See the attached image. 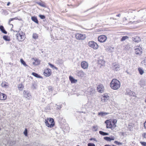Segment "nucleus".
Wrapping results in <instances>:
<instances>
[{
	"mask_svg": "<svg viewBox=\"0 0 146 146\" xmlns=\"http://www.w3.org/2000/svg\"><path fill=\"white\" fill-rule=\"evenodd\" d=\"M111 88L114 90L118 89L120 86V83L115 79H113L110 84Z\"/></svg>",
	"mask_w": 146,
	"mask_h": 146,
	"instance_id": "nucleus-1",
	"label": "nucleus"
},
{
	"mask_svg": "<svg viewBox=\"0 0 146 146\" xmlns=\"http://www.w3.org/2000/svg\"><path fill=\"white\" fill-rule=\"evenodd\" d=\"M17 39L19 41H23L25 38V34L22 31H18L16 35Z\"/></svg>",
	"mask_w": 146,
	"mask_h": 146,
	"instance_id": "nucleus-2",
	"label": "nucleus"
},
{
	"mask_svg": "<svg viewBox=\"0 0 146 146\" xmlns=\"http://www.w3.org/2000/svg\"><path fill=\"white\" fill-rule=\"evenodd\" d=\"M88 45L94 50L97 49L98 48V45L95 42L92 41H89L88 43Z\"/></svg>",
	"mask_w": 146,
	"mask_h": 146,
	"instance_id": "nucleus-3",
	"label": "nucleus"
},
{
	"mask_svg": "<svg viewBox=\"0 0 146 146\" xmlns=\"http://www.w3.org/2000/svg\"><path fill=\"white\" fill-rule=\"evenodd\" d=\"M75 36L77 39L79 40H84L86 38L85 35L79 33L76 34Z\"/></svg>",
	"mask_w": 146,
	"mask_h": 146,
	"instance_id": "nucleus-4",
	"label": "nucleus"
},
{
	"mask_svg": "<svg viewBox=\"0 0 146 146\" xmlns=\"http://www.w3.org/2000/svg\"><path fill=\"white\" fill-rule=\"evenodd\" d=\"M107 39V37L105 35H102L98 38V40L101 42H103L106 41Z\"/></svg>",
	"mask_w": 146,
	"mask_h": 146,
	"instance_id": "nucleus-5",
	"label": "nucleus"
},
{
	"mask_svg": "<svg viewBox=\"0 0 146 146\" xmlns=\"http://www.w3.org/2000/svg\"><path fill=\"white\" fill-rule=\"evenodd\" d=\"M97 89L99 92L102 93L104 92V88L103 85L100 84L98 86Z\"/></svg>",
	"mask_w": 146,
	"mask_h": 146,
	"instance_id": "nucleus-6",
	"label": "nucleus"
},
{
	"mask_svg": "<svg viewBox=\"0 0 146 146\" xmlns=\"http://www.w3.org/2000/svg\"><path fill=\"white\" fill-rule=\"evenodd\" d=\"M105 122L106 124V127L107 128H110L112 129L113 126L111 121L109 120H106Z\"/></svg>",
	"mask_w": 146,
	"mask_h": 146,
	"instance_id": "nucleus-7",
	"label": "nucleus"
},
{
	"mask_svg": "<svg viewBox=\"0 0 146 146\" xmlns=\"http://www.w3.org/2000/svg\"><path fill=\"white\" fill-rule=\"evenodd\" d=\"M51 74V70L49 68H47L44 70V75L46 76H50Z\"/></svg>",
	"mask_w": 146,
	"mask_h": 146,
	"instance_id": "nucleus-8",
	"label": "nucleus"
},
{
	"mask_svg": "<svg viewBox=\"0 0 146 146\" xmlns=\"http://www.w3.org/2000/svg\"><path fill=\"white\" fill-rule=\"evenodd\" d=\"M81 66L84 69H87L88 67V64L87 62L84 61L81 62Z\"/></svg>",
	"mask_w": 146,
	"mask_h": 146,
	"instance_id": "nucleus-9",
	"label": "nucleus"
},
{
	"mask_svg": "<svg viewBox=\"0 0 146 146\" xmlns=\"http://www.w3.org/2000/svg\"><path fill=\"white\" fill-rule=\"evenodd\" d=\"M23 94L24 96L28 99H29L31 96V94L28 92L24 91Z\"/></svg>",
	"mask_w": 146,
	"mask_h": 146,
	"instance_id": "nucleus-10",
	"label": "nucleus"
},
{
	"mask_svg": "<svg viewBox=\"0 0 146 146\" xmlns=\"http://www.w3.org/2000/svg\"><path fill=\"white\" fill-rule=\"evenodd\" d=\"M49 122L50 124V127H53L54 125V119L51 118H49Z\"/></svg>",
	"mask_w": 146,
	"mask_h": 146,
	"instance_id": "nucleus-11",
	"label": "nucleus"
},
{
	"mask_svg": "<svg viewBox=\"0 0 146 146\" xmlns=\"http://www.w3.org/2000/svg\"><path fill=\"white\" fill-rule=\"evenodd\" d=\"M135 53L137 54L140 55L142 52V49L141 48H136L135 49Z\"/></svg>",
	"mask_w": 146,
	"mask_h": 146,
	"instance_id": "nucleus-12",
	"label": "nucleus"
},
{
	"mask_svg": "<svg viewBox=\"0 0 146 146\" xmlns=\"http://www.w3.org/2000/svg\"><path fill=\"white\" fill-rule=\"evenodd\" d=\"M7 98V96L4 94L0 92V100H5Z\"/></svg>",
	"mask_w": 146,
	"mask_h": 146,
	"instance_id": "nucleus-13",
	"label": "nucleus"
},
{
	"mask_svg": "<svg viewBox=\"0 0 146 146\" xmlns=\"http://www.w3.org/2000/svg\"><path fill=\"white\" fill-rule=\"evenodd\" d=\"M120 68L119 65L118 64H115L113 66V70L115 71H118Z\"/></svg>",
	"mask_w": 146,
	"mask_h": 146,
	"instance_id": "nucleus-14",
	"label": "nucleus"
},
{
	"mask_svg": "<svg viewBox=\"0 0 146 146\" xmlns=\"http://www.w3.org/2000/svg\"><path fill=\"white\" fill-rule=\"evenodd\" d=\"M33 60H34L35 61V62H33V64L35 65H38L40 63V61L39 60H38L33 58Z\"/></svg>",
	"mask_w": 146,
	"mask_h": 146,
	"instance_id": "nucleus-15",
	"label": "nucleus"
},
{
	"mask_svg": "<svg viewBox=\"0 0 146 146\" xmlns=\"http://www.w3.org/2000/svg\"><path fill=\"white\" fill-rule=\"evenodd\" d=\"M104 139L107 141H111V140H114L115 137H104Z\"/></svg>",
	"mask_w": 146,
	"mask_h": 146,
	"instance_id": "nucleus-16",
	"label": "nucleus"
},
{
	"mask_svg": "<svg viewBox=\"0 0 146 146\" xmlns=\"http://www.w3.org/2000/svg\"><path fill=\"white\" fill-rule=\"evenodd\" d=\"M31 19L32 21H33L36 24H38V21L36 17L35 16H32L31 17Z\"/></svg>",
	"mask_w": 146,
	"mask_h": 146,
	"instance_id": "nucleus-17",
	"label": "nucleus"
},
{
	"mask_svg": "<svg viewBox=\"0 0 146 146\" xmlns=\"http://www.w3.org/2000/svg\"><path fill=\"white\" fill-rule=\"evenodd\" d=\"M0 30L3 33L7 34V32L5 31L4 27L2 25L0 26Z\"/></svg>",
	"mask_w": 146,
	"mask_h": 146,
	"instance_id": "nucleus-18",
	"label": "nucleus"
},
{
	"mask_svg": "<svg viewBox=\"0 0 146 146\" xmlns=\"http://www.w3.org/2000/svg\"><path fill=\"white\" fill-rule=\"evenodd\" d=\"M69 79L72 83H74L77 82V80L74 79L73 77L71 76H69Z\"/></svg>",
	"mask_w": 146,
	"mask_h": 146,
	"instance_id": "nucleus-19",
	"label": "nucleus"
},
{
	"mask_svg": "<svg viewBox=\"0 0 146 146\" xmlns=\"http://www.w3.org/2000/svg\"><path fill=\"white\" fill-rule=\"evenodd\" d=\"M133 40L135 42H138L141 41V39L139 37L137 36L133 39Z\"/></svg>",
	"mask_w": 146,
	"mask_h": 146,
	"instance_id": "nucleus-20",
	"label": "nucleus"
},
{
	"mask_svg": "<svg viewBox=\"0 0 146 146\" xmlns=\"http://www.w3.org/2000/svg\"><path fill=\"white\" fill-rule=\"evenodd\" d=\"M32 74L36 78H42V77L39 75H38L35 72H33L32 73Z\"/></svg>",
	"mask_w": 146,
	"mask_h": 146,
	"instance_id": "nucleus-21",
	"label": "nucleus"
},
{
	"mask_svg": "<svg viewBox=\"0 0 146 146\" xmlns=\"http://www.w3.org/2000/svg\"><path fill=\"white\" fill-rule=\"evenodd\" d=\"M108 99V97H102L101 98V100L103 102H107Z\"/></svg>",
	"mask_w": 146,
	"mask_h": 146,
	"instance_id": "nucleus-22",
	"label": "nucleus"
},
{
	"mask_svg": "<svg viewBox=\"0 0 146 146\" xmlns=\"http://www.w3.org/2000/svg\"><path fill=\"white\" fill-rule=\"evenodd\" d=\"M109 114V113L105 112H99L98 115H100L101 116H103L105 115H107Z\"/></svg>",
	"mask_w": 146,
	"mask_h": 146,
	"instance_id": "nucleus-23",
	"label": "nucleus"
},
{
	"mask_svg": "<svg viewBox=\"0 0 146 146\" xmlns=\"http://www.w3.org/2000/svg\"><path fill=\"white\" fill-rule=\"evenodd\" d=\"M3 39L6 41H9L10 40V38L7 36L4 35L3 36Z\"/></svg>",
	"mask_w": 146,
	"mask_h": 146,
	"instance_id": "nucleus-24",
	"label": "nucleus"
},
{
	"mask_svg": "<svg viewBox=\"0 0 146 146\" xmlns=\"http://www.w3.org/2000/svg\"><path fill=\"white\" fill-rule=\"evenodd\" d=\"M95 91L94 89L93 88H91V90L89 91V93L90 95H93L95 93Z\"/></svg>",
	"mask_w": 146,
	"mask_h": 146,
	"instance_id": "nucleus-25",
	"label": "nucleus"
},
{
	"mask_svg": "<svg viewBox=\"0 0 146 146\" xmlns=\"http://www.w3.org/2000/svg\"><path fill=\"white\" fill-rule=\"evenodd\" d=\"M99 133L100 134L104 136L108 135L109 134L108 133L104 132L102 131H100Z\"/></svg>",
	"mask_w": 146,
	"mask_h": 146,
	"instance_id": "nucleus-26",
	"label": "nucleus"
},
{
	"mask_svg": "<svg viewBox=\"0 0 146 146\" xmlns=\"http://www.w3.org/2000/svg\"><path fill=\"white\" fill-rule=\"evenodd\" d=\"M45 123L46 126L48 127H50V124L47 120L46 119H45Z\"/></svg>",
	"mask_w": 146,
	"mask_h": 146,
	"instance_id": "nucleus-27",
	"label": "nucleus"
},
{
	"mask_svg": "<svg viewBox=\"0 0 146 146\" xmlns=\"http://www.w3.org/2000/svg\"><path fill=\"white\" fill-rule=\"evenodd\" d=\"M138 71L139 73V74L141 75H142L144 73V71L143 70V69L141 68H139L138 69Z\"/></svg>",
	"mask_w": 146,
	"mask_h": 146,
	"instance_id": "nucleus-28",
	"label": "nucleus"
},
{
	"mask_svg": "<svg viewBox=\"0 0 146 146\" xmlns=\"http://www.w3.org/2000/svg\"><path fill=\"white\" fill-rule=\"evenodd\" d=\"M20 61L21 64H22L24 66H27L25 62L22 59H20Z\"/></svg>",
	"mask_w": 146,
	"mask_h": 146,
	"instance_id": "nucleus-29",
	"label": "nucleus"
},
{
	"mask_svg": "<svg viewBox=\"0 0 146 146\" xmlns=\"http://www.w3.org/2000/svg\"><path fill=\"white\" fill-rule=\"evenodd\" d=\"M128 38V37L127 36H124L122 37V38L121 39V41L125 40L126 39H127Z\"/></svg>",
	"mask_w": 146,
	"mask_h": 146,
	"instance_id": "nucleus-30",
	"label": "nucleus"
},
{
	"mask_svg": "<svg viewBox=\"0 0 146 146\" xmlns=\"http://www.w3.org/2000/svg\"><path fill=\"white\" fill-rule=\"evenodd\" d=\"M38 37V35L36 33H33V37L34 39L37 38Z\"/></svg>",
	"mask_w": 146,
	"mask_h": 146,
	"instance_id": "nucleus-31",
	"label": "nucleus"
},
{
	"mask_svg": "<svg viewBox=\"0 0 146 146\" xmlns=\"http://www.w3.org/2000/svg\"><path fill=\"white\" fill-rule=\"evenodd\" d=\"M48 64L52 68H53V69H55L56 70L57 69V68L56 67H55L53 64L49 63H48Z\"/></svg>",
	"mask_w": 146,
	"mask_h": 146,
	"instance_id": "nucleus-32",
	"label": "nucleus"
},
{
	"mask_svg": "<svg viewBox=\"0 0 146 146\" xmlns=\"http://www.w3.org/2000/svg\"><path fill=\"white\" fill-rule=\"evenodd\" d=\"M23 133L25 136H27L28 135L27 130V129L25 128L24 132Z\"/></svg>",
	"mask_w": 146,
	"mask_h": 146,
	"instance_id": "nucleus-33",
	"label": "nucleus"
},
{
	"mask_svg": "<svg viewBox=\"0 0 146 146\" xmlns=\"http://www.w3.org/2000/svg\"><path fill=\"white\" fill-rule=\"evenodd\" d=\"M132 93L131 91L129 90L128 91H127L125 93V94L129 95H131V94Z\"/></svg>",
	"mask_w": 146,
	"mask_h": 146,
	"instance_id": "nucleus-34",
	"label": "nucleus"
},
{
	"mask_svg": "<svg viewBox=\"0 0 146 146\" xmlns=\"http://www.w3.org/2000/svg\"><path fill=\"white\" fill-rule=\"evenodd\" d=\"M48 88L49 92H52L53 90V89L51 86H48Z\"/></svg>",
	"mask_w": 146,
	"mask_h": 146,
	"instance_id": "nucleus-35",
	"label": "nucleus"
},
{
	"mask_svg": "<svg viewBox=\"0 0 146 146\" xmlns=\"http://www.w3.org/2000/svg\"><path fill=\"white\" fill-rule=\"evenodd\" d=\"M32 88L34 89H35L36 88V83L35 82L32 83Z\"/></svg>",
	"mask_w": 146,
	"mask_h": 146,
	"instance_id": "nucleus-36",
	"label": "nucleus"
},
{
	"mask_svg": "<svg viewBox=\"0 0 146 146\" xmlns=\"http://www.w3.org/2000/svg\"><path fill=\"white\" fill-rule=\"evenodd\" d=\"M39 17L42 19H44L45 18V17L44 15H39Z\"/></svg>",
	"mask_w": 146,
	"mask_h": 146,
	"instance_id": "nucleus-37",
	"label": "nucleus"
},
{
	"mask_svg": "<svg viewBox=\"0 0 146 146\" xmlns=\"http://www.w3.org/2000/svg\"><path fill=\"white\" fill-rule=\"evenodd\" d=\"M114 143L116 144L117 145H122V143H121L117 141H114Z\"/></svg>",
	"mask_w": 146,
	"mask_h": 146,
	"instance_id": "nucleus-38",
	"label": "nucleus"
},
{
	"mask_svg": "<svg viewBox=\"0 0 146 146\" xmlns=\"http://www.w3.org/2000/svg\"><path fill=\"white\" fill-rule=\"evenodd\" d=\"M88 146H95V145L93 143H88Z\"/></svg>",
	"mask_w": 146,
	"mask_h": 146,
	"instance_id": "nucleus-39",
	"label": "nucleus"
},
{
	"mask_svg": "<svg viewBox=\"0 0 146 146\" xmlns=\"http://www.w3.org/2000/svg\"><path fill=\"white\" fill-rule=\"evenodd\" d=\"M140 143L143 146H146V142H141Z\"/></svg>",
	"mask_w": 146,
	"mask_h": 146,
	"instance_id": "nucleus-40",
	"label": "nucleus"
},
{
	"mask_svg": "<svg viewBox=\"0 0 146 146\" xmlns=\"http://www.w3.org/2000/svg\"><path fill=\"white\" fill-rule=\"evenodd\" d=\"M117 122V120L115 119H113L112 121V123L114 124H116Z\"/></svg>",
	"mask_w": 146,
	"mask_h": 146,
	"instance_id": "nucleus-41",
	"label": "nucleus"
},
{
	"mask_svg": "<svg viewBox=\"0 0 146 146\" xmlns=\"http://www.w3.org/2000/svg\"><path fill=\"white\" fill-rule=\"evenodd\" d=\"M93 129H94V131H96L97 130L98 128H97V126H93Z\"/></svg>",
	"mask_w": 146,
	"mask_h": 146,
	"instance_id": "nucleus-42",
	"label": "nucleus"
},
{
	"mask_svg": "<svg viewBox=\"0 0 146 146\" xmlns=\"http://www.w3.org/2000/svg\"><path fill=\"white\" fill-rule=\"evenodd\" d=\"M113 50V48H112V47H110V48H109V49L108 50V51L110 52H112Z\"/></svg>",
	"mask_w": 146,
	"mask_h": 146,
	"instance_id": "nucleus-43",
	"label": "nucleus"
},
{
	"mask_svg": "<svg viewBox=\"0 0 146 146\" xmlns=\"http://www.w3.org/2000/svg\"><path fill=\"white\" fill-rule=\"evenodd\" d=\"M38 4H39V5H40V6L42 7H44L45 6V5L44 4H43L41 3H38Z\"/></svg>",
	"mask_w": 146,
	"mask_h": 146,
	"instance_id": "nucleus-44",
	"label": "nucleus"
},
{
	"mask_svg": "<svg viewBox=\"0 0 146 146\" xmlns=\"http://www.w3.org/2000/svg\"><path fill=\"white\" fill-rule=\"evenodd\" d=\"M1 85L3 87H5L6 86H7V85L5 83H2L1 84Z\"/></svg>",
	"mask_w": 146,
	"mask_h": 146,
	"instance_id": "nucleus-45",
	"label": "nucleus"
},
{
	"mask_svg": "<svg viewBox=\"0 0 146 146\" xmlns=\"http://www.w3.org/2000/svg\"><path fill=\"white\" fill-rule=\"evenodd\" d=\"M17 19V17H15L14 18L10 19V21H13L14 19Z\"/></svg>",
	"mask_w": 146,
	"mask_h": 146,
	"instance_id": "nucleus-46",
	"label": "nucleus"
},
{
	"mask_svg": "<svg viewBox=\"0 0 146 146\" xmlns=\"http://www.w3.org/2000/svg\"><path fill=\"white\" fill-rule=\"evenodd\" d=\"M143 135L144 138H146V133H144Z\"/></svg>",
	"mask_w": 146,
	"mask_h": 146,
	"instance_id": "nucleus-47",
	"label": "nucleus"
},
{
	"mask_svg": "<svg viewBox=\"0 0 146 146\" xmlns=\"http://www.w3.org/2000/svg\"><path fill=\"white\" fill-rule=\"evenodd\" d=\"M90 140H91H91H94V141H96V139L94 138H91L90 139Z\"/></svg>",
	"mask_w": 146,
	"mask_h": 146,
	"instance_id": "nucleus-48",
	"label": "nucleus"
},
{
	"mask_svg": "<svg viewBox=\"0 0 146 146\" xmlns=\"http://www.w3.org/2000/svg\"><path fill=\"white\" fill-rule=\"evenodd\" d=\"M11 21H10V19H9V21L8 22V24L9 25H12L13 26V25L12 24H10V22Z\"/></svg>",
	"mask_w": 146,
	"mask_h": 146,
	"instance_id": "nucleus-49",
	"label": "nucleus"
},
{
	"mask_svg": "<svg viewBox=\"0 0 146 146\" xmlns=\"http://www.w3.org/2000/svg\"><path fill=\"white\" fill-rule=\"evenodd\" d=\"M57 106H58V107H57V108L58 109H60L62 108L61 105H60L58 106V105H57Z\"/></svg>",
	"mask_w": 146,
	"mask_h": 146,
	"instance_id": "nucleus-50",
	"label": "nucleus"
},
{
	"mask_svg": "<svg viewBox=\"0 0 146 146\" xmlns=\"http://www.w3.org/2000/svg\"><path fill=\"white\" fill-rule=\"evenodd\" d=\"M112 125L113 126V129H114L116 127V125H115V124H114Z\"/></svg>",
	"mask_w": 146,
	"mask_h": 146,
	"instance_id": "nucleus-51",
	"label": "nucleus"
},
{
	"mask_svg": "<svg viewBox=\"0 0 146 146\" xmlns=\"http://www.w3.org/2000/svg\"><path fill=\"white\" fill-rule=\"evenodd\" d=\"M143 62L144 63H145L146 64V57L144 58Z\"/></svg>",
	"mask_w": 146,
	"mask_h": 146,
	"instance_id": "nucleus-52",
	"label": "nucleus"
},
{
	"mask_svg": "<svg viewBox=\"0 0 146 146\" xmlns=\"http://www.w3.org/2000/svg\"><path fill=\"white\" fill-rule=\"evenodd\" d=\"M144 127L146 129V120L145 122L144 123Z\"/></svg>",
	"mask_w": 146,
	"mask_h": 146,
	"instance_id": "nucleus-53",
	"label": "nucleus"
},
{
	"mask_svg": "<svg viewBox=\"0 0 146 146\" xmlns=\"http://www.w3.org/2000/svg\"><path fill=\"white\" fill-rule=\"evenodd\" d=\"M22 85H19L18 86V88H22Z\"/></svg>",
	"mask_w": 146,
	"mask_h": 146,
	"instance_id": "nucleus-54",
	"label": "nucleus"
},
{
	"mask_svg": "<svg viewBox=\"0 0 146 146\" xmlns=\"http://www.w3.org/2000/svg\"><path fill=\"white\" fill-rule=\"evenodd\" d=\"M103 97H108V98H109V97L106 94L104 95Z\"/></svg>",
	"mask_w": 146,
	"mask_h": 146,
	"instance_id": "nucleus-55",
	"label": "nucleus"
},
{
	"mask_svg": "<svg viewBox=\"0 0 146 146\" xmlns=\"http://www.w3.org/2000/svg\"><path fill=\"white\" fill-rule=\"evenodd\" d=\"M10 3H10V2H8L7 4V6H9L10 5Z\"/></svg>",
	"mask_w": 146,
	"mask_h": 146,
	"instance_id": "nucleus-56",
	"label": "nucleus"
},
{
	"mask_svg": "<svg viewBox=\"0 0 146 146\" xmlns=\"http://www.w3.org/2000/svg\"><path fill=\"white\" fill-rule=\"evenodd\" d=\"M120 14L116 15L117 17H120Z\"/></svg>",
	"mask_w": 146,
	"mask_h": 146,
	"instance_id": "nucleus-57",
	"label": "nucleus"
},
{
	"mask_svg": "<svg viewBox=\"0 0 146 146\" xmlns=\"http://www.w3.org/2000/svg\"><path fill=\"white\" fill-rule=\"evenodd\" d=\"M104 146H110V145H106Z\"/></svg>",
	"mask_w": 146,
	"mask_h": 146,
	"instance_id": "nucleus-58",
	"label": "nucleus"
},
{
	"mask_svg": "<svg viewBox=\"0 0 146 146\" xmlns=\"http://www.w3.org/2000/svg\"><path fill=\"white\" fill-rule=\"evenodd\" d=\"M145 103H146V99L145 100Z\"/></svg>",
	"mask_w": 146,
	"mask_h": 146,
	"instance_id": "nucleus-59",
	"label": "nucleus"
},
{
	"mask_svg": "<svg viewBox=\"0 0 146 146\" xmlns=\"http://www.w3.org/2000/svg\"><path fill=\"white\" fill-rule=\"evenodd\" d=\"M1 130V128H0V131Z\"/></svg>",
	"mask_w": 146,
	"mask_h": 146,
	"instance_id": "nucleus-60",
	"label": "nucleus"
}]
</instances>
